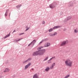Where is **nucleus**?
<instances>
[{"mask_svg":"<svg viewBox=\"0 0 78 78\" xmlns=\"http://www.w3.org/2000/svg\"><path fill=\"white\" fill-rule=\"evenodd\" d=\"M43 48V47L42 46L39 47L37 48L38 51L34 52L33 53L32 56H36L38 55H42L45 52V49L41 50V49H42Z\"/></svg>","mask_w":78,"mask_h":78,"instance_id":"f257e3e1","label":"nucleus"},{"mask_svg":"<svg viewBox=\"0 0 78 78\" xmlns=\"http://www.w3.org/2000/svg\"><path fill=\"white\" fill-rule=\"evenodd\" d=\"M73 62L70 59H68L65 61V66L69 67H72Z\"/></svg>","mask_w":78,"mask_h":78,"instance_id":"f03ea898","label":"nucleus"},{"mask_svg":"<svg viewBox=\"0 0 78 78\" xmlns=\"http://www.w3.org/2000/svg\"><path fill=\"white\" fill-rule=\"evenodd\" d=\"M68 42V41H63L61 44L60 46H64V45H66V44H67Z\"/></svg>","mask_w":78,"mask_h":78,"instance_id":"7ed1b4c3","label":"nucleus"},{"mask_svg":"<svg viewBox=\"0 0 78 78\" xmlns=\"http://www.w3.org/2000/svg\"><path fill=\"white\" fill-rule=\"evenodd\" d=\"M56 3H53L49 5V7L51 8H54L56 6Z\"/></svg>","mask_w":78,"mask_h":78,"instance_id":"20e7f679","label":"nucleus"},{"mask_svg":"<svg viewBox=\"0 0 78 78\" xmlns=\"http://www.w3.org/2000/svg\"><path fill=\"white\" fill-rule=\"evenodd\" d=\"M36 40H33L32 42L28 45V47L30 45H31L32 47H33V45H34V44L35 43H36Z\"/></svg>","mask_w":78,"mask_h":78,"instance_id":"39448f33","label":"nucleus"},{"mask_svg":"<svg viewBox=\"0 0 78 78\" xmlns=\"http://www.w3.org/2000/svg\"><path fill=\"white\" fill-rule=\"evenodd\" d=\"M31 65V63L29 62L28 63V64L25 66V69H28L30 66Z\"/></svg>","mask_w":78,"mask_h":78,"instance_id":"423d86ee","label":"nucleus"},{"mask_svg":"<svg viewBox=\"0 0 78 78\" xmlns=\"http://www.w3.org/2000/svg\"><path fill=\"white\" fill-rule=\"evenodd\" d=\"M55 58V57H52L48 61V64H50V63H51V61H51L52 59Z\"/></svg>","mask_w":78,"mask_h":78,"instance_id":"0eeeda50","label":"nucleus"},{"mask_svg":"<svg viewBox=\"0 0 78 78\" xmlns=\"http://www.w3.org/2000/svg\"><path fill=\"white\" fill-rule=\"evenodd\" d=\"M55 63H53L51 65V66H50V69H53L54 67H55Z\"/></svg>","mask_w":78,"mask_h":78,"instance_id":"6e6552de","label":"nucleus"},{"mask_svg":"<svg viewBox=\"0 0 78 78\" xmlns=\"http://www.w3.org/2000/svg\"><path fill=\"white\" fill-rule=\"evenodd\" d=\"M50 45V44L49 43H47L45 44L44 47H49Z\"/></svg>","mask_w":78,"mask_h":78,"instance_id":"1a4fd4ad","label":"nucleus"},{"mask_svg":"<svg viewBox=\"0 0 78 78\" xmlns=\"http://www.w3.org/2000/svg\"><path fill=\"white\" fill-rule=\"evenodd\" d=\"M71 18H72V17L70 16L68 17L67 18H66L65 19V22H66V21H67V20H68L70 19H71Z\"/></svg>","mask_w":78,"mask_h":78,"instance_id":"9d476101","label":"nucleus"},{"mask_svg":"<svg viewBox=\"0 0 78 78\" xmlns=\"http://www.w3.org/2000/svg\"><path fill=\"white\" fill-rule=\"evenodd\" d=\"M10 70L8 68H6L5 69V70L4 71V72H8Z\"/></svg>","mask_w":78,"mask_h":78,"instance_id":"9b49d317","label":"nucleus"},{"mask_svg":"<svg viewBox=\"0 0 78 78\" xmlns=\"http://www.w3.org/2000/svg\"><path fill=\"white\" fill-rule=\"evenodd\" d=\"M39 78L38 76L37 75V74H35L33 76V78Z\"/></svg>","mask_w":78,"mask_h":78,"instance_id":"f8f14e48","label":"nucleus"},{"mask_svg":"<svg viewBox=\"0 0 78 78\" xmlns=\"http://www.w3.org/2000/svg\"><path fill=\"white\" fill-rule=\"evenodd\" d=\"M50 70V68L48 67H47L46 68L45 70L46 72H48V70Z\"/></svg>","mask_w":78,"mask_h":78,"instance_id":"ddd939ff","label":"nucleus"},{"mask_svg":"<svg viewBox=\"0 0 78 78\" xmlns=\"http://www.w3.org/2000/svg\"><path fill=\"white\" fill-rule=\"evenodd\" d=\"M74 32L76 33H78V29H75Z\"/></svg>","mask_w":78,"mask_h":78,"instance_id":"4468645a","label":"nucleus"},{"mask_svg":"<svg viewBox=\"0 0 78 78\" xmlns=\"http://www.w3.org/2000/svg\"><path fill=\"white\" fill-rule=\"evenodd\" d=\"M49 36H54V35H53V34H52L51 33L49 34Z\"/></svg>","mask_w":78,"mask_h":78,"instance_id":"2eb2a0df","label":"nucleus"},{"mask_svg":"<svg viewBox=\"0 0 78 78\" xmlns=\"http://www.w3.org/2000/svg\"><path fill=\"white\" fill-rule=\"evenodd\" d=\"M44 41H45V40H42L40 42V43H39V44H42V42H44Z\"/></svg>","mask_w":78,"mask_h":78,"instance_id":"dca6fc26","label":"nucleus"},{"mask_svg":"<svg viewBox=\"0 0 78 78\" xmlns=\"http://www.w3.org/2000/svg\"><path fill=\"white\" fill-rule=\"evenodd\" d=\"M28 61H27V60H25V61H24L23 62V64H25Z\"/></svg>","mask_w":78,"mask_h":78,"instance_id":"f3484780","label":"nucleus"},{"mask_svg":"<svg viewBox=\"0 0 78 78\" xmlns=\"http://www.w3.org/2000/svg\"><path fill=\"white\" fill-rule=\"evenodd\" d=\"M59 27V26H55L54 28H53V29H55L56 28H57Z\"/></svg>","mask_w":78,"mask_h":78,"instance_id":"a211bd4d","label":"nucleus"},{"mask_svg":"<svg viewBox=\"0 0 78 78\" xmlns=\"http://www.w3.org/2000/svg\"><path fill=\"white\" fill-rule=\"evenodd\" d=\"M53 31V29H50L48 30V31L49 32H51V31Z\"/></svg>","mask_w":78,"mask_h":78,"instance_id":"6ab92c4d","label":"nucleus"},{"mask_svg":"<svg viewBox=\"0 0 78 78\" xmlns=\"http://www.w3.org/2000/svg\"><path fill=\"white\" fill-rule=\"evenodd\" d=\"M22 6V5H19L16 6V8H19V7H20V6Z\"/></svg>","mask_w":78,"mask_h":78,"instance_id":"aec40b11","label":"nucleus"},{"mask_svg":"<svg viewBox=\"0 0 78 78\" xmlns=\"http://www.w3.org/2000/svg\"><path fill=\"white\" fill-rule=\"evenodd\" d=\"M9 36V34H8V35H6V36L4 37L5 39H6V37H8Z\"/></svg>","mask_w":78,"mask_h":78,"instance_id":"412c9836","label":"nucleus"},{"mask_svg":"<svg viewBox=\"0 0 78 78\" xmlns=\"http://www.w3.org/2000/svg\"><path fill=\"white\" fill-rule=\"evenodd\" d=\"M48 57H46L45 59L44 60V61H46V60H47V59H48Z\"/></svg>","mask_w":78,"mask_h":78,"instance_id":"4be33fe9","label":"nucleus"},{"mask_svg":"<svg viewBox=\"0 0 78 78\" xmlns=\"http://www.w3.org/2000/svg\"><path fill=\"white\" fill-rule=\"evenodd\" d=\"M53 34L54 35V36H55V35H56V34H57V33L55 32L54 34Z\"/></svg>","mask_w":78,"mask_h":78,"instance_id":"5701e85b","label":"nucleus"},{"mask_svg":"<svg viewBox=\"0 0 78 78\" xmlns=\"http://www.w3.org/2000/svg\"><path fill=\"white\" fill-rule=\"evenodd\" d=\"M31 59V58H28L27 60V61H30Z\"/></svg>","mask_w":78,"mask_h":78,"instance_id":"b1692460","label":"nucleus"},{"mask_svg":"<svg viewBox=\"0 0 78 78\" xmlns=\"http://www.w3.org/2000/svg\"><path fill=\"white\" fill-rule=\"evenodd\" d=\"M8 11H9V9H7L6 11V13H8Z\"/></svg>","mask_w":78,"mask_h":78,"instance_id":"393cba45","label":"nucleus"},{"mask_svg":"<svg viewBox=\"0 0 78 78\" xmlns=\"http://www.w3.org/2000/svg\"><path fill=\"white\" fill-rule=\"evenodd\" d=\"M7 15H8L7 13H6V12H5V16H7Z\"/></svg>","mask_w":78,"mask_h":78,"instance_id":"a878e982","label":"nucleus"},{"mask_svg":"<svg viewBox=\"0 0 78 78\" xmlns=\"http://www.w3.org/2000/svg\"><path fill=\"white\" fill-rule=\"evenodd\" d=\"M22 39V38H20V39H19V40H16V41H20V40H21V39Z\"/></svg>","mask_w":78,"mask_h":78,"instance_id":"bb28decb","label":"nucleus"},{"mask_svg":"<svg viewBox=\"0 0 78 78\" xmlns=\"http://www.w3.org/2000/svg\"><path fill=\"white\" fill-rule=\"evenodd\" d=\"M30 29V27H28V29H27L26 30H25V31H27V30H29Z\"/></svg>","mask_w":78,"mask_h":78,"instance_id":"cd10ccee","label":"nucleus"},{"mask_svg":"<svg viewBox=\"0 0 78 78\" xmlns=\"http://www.w3.org/2000/svg\"><path fill=\"white\" fill-rule=\"evenodd\" d=\"M24 34V33H21L20 34H19V35H22V34Z\"/></svg>","mask_w":78,"mask_h":78,"instance_id":"c85d7f7f","label":"nucleus"},{"mask_svg":"<svg viewBox=\"0 0 78 78\" xmlns=\"http://www.w3.org/2000/svg\"><path fill=\"white\" fill-rule=\"evenodd\" d=\"M42 23H43V24H44V23H45V22L43 21L42 22Z\"/></svg>","mask_w":78,"mask_h":78,"instance_id":"c756f323","label":"nucleus"},{"mask_svg":"<svg viewBox=\"0 0 78 78\" xmlns=\"http://www.w3.org/2000/svg\"><path fill=\"white\" fill-rule=\"evenodd\" d=\"M14 32H16V30H14L13 31V33Z\"/></svg>","mask_w":78,"mask_h":78,"instance_id":"7c9ffc66","label":"nucleus"},{"mask_svg":"<svg viewBox=\"0 0 78 78\" xmlns=\"http://www.w3.org/2000/svg\"><path fill=\"white\" fill-rule=\"evenodd\" d=\"M66 29H64V31H66Z\"/></svg>","mask_w":78,"mask_h":78,"instance_id":"2f4dec72","label":"nucleus"},{"mask_svg":"<svg viewBox=\"0 0 78 78\" xmlns=\"http://www.w3.org/2000/svg\"><path fill=\"white\" fill-rule=\"evenodd\" d=\"M32 70H33V69H32Z\"/></svg>","mask_w":78,"mask_h":78,"instance_id":"473e14b6","label":"nucleus"}]
</instances>
